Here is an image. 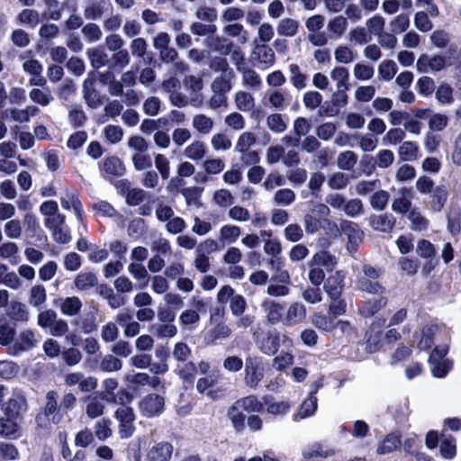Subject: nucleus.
Listing matches in <instances>:
<instances>
[{
    "instance_id": "3c124183",
    "label": "nucleus",
    "mask_w": 461,
    "mask_h": 461,
    "mask_svg": "<svg viewBox=\"0 0 461 461\" xmlns=\"http://www.w3.org/2000/svg\"><path fill=\"white\" fill-rule=\"evenodd\" d=\"M357 287L369 294H383L384 288L376 281L366 277H358L357 280Z\"/></svg>"
},
{
    "instance_id": "338daca9",
    "label": "nucleus",
    "mask_w": 461,
    "mask_h": 461,
    "mask_svg": "<svg viewBox=\"0 0 461 461\" xmlns=\"http://www.w3.org/2000/svg\"><path fill=\"white\" fill-rule=\"evenodd\" d=\"M245 16V12L236 6L227 7L221 14V19L224 23H232L238 22Z\"/></svg>"
},
{
    "instance_id": "0e129e2a",
    "label": "nucleus",
    "mask_w": 461,
    "mask_h": 461,
    "mask_svg": "<svg viewBox=\"0 0 461 461\" xmlns=\"http://www.w3.org/2000/svg\"><path fill=\"white\" fill-rule=\"evenodd\" d=\"M290 79L292 85L297 89H303L306 86V76L303 75L297 64L289 66Z\"/></svg>"
},
{
    "instance_id": "09e8293b",
    "label": "nucleus",
    "mask_w": 461,
    "mask_h": 461,
    "mask_svg": "<svg viewBox=\"0 0 461 461\" xmlns=\"http://www.w3.org/2000/svg\"><path fill=\"white\" fill-rule=\"evenodd\" d=\"M86 54L94 68H103L108 63V55L102 49H90Z\"/></svg>"
},
{
    "instance_id": "37998d69",
    "label": "nucleus",
    "mask_w": 461,
    "mask_h": 461,
    "mask_svg": "<svg viewBox=\"0 0 461 461\" xmlns=\"http://www.w3.org/2000/svg\"><path fill=\"white\" fill-rule=\"evenodd\" d=\"M47 300L46 289L41 285H35L30 289L29 303L35 308L41 307Z\"/></svg>"
},
{
    "instance_id": "ddd939ff",
    "label": "nucleus",
    "mask_w": 461,
    "mask_h": 461,
    "mask_svg": "<svg viewBox=\"0 0 461 461\" xmlns=\"http://www.w3.org/2000/svg\"><path fill=\"white\" fill-rule=\"evenodd\" d=\"M370 227L379 232H390L395 224V220L393 216L387 214H374L368 219Z\"/></svg>"
},
{
    "instance_id": "c9c22d12",
    "label": "nucleus",
    "mask_w": 461,
    "mask_h": 461,
    "mask_svg": "<svg viewBox=\"0 0 461 461\" xmlns=\"http://www.w3.org/2000/svg\"><path fill=\"white\" fill-rule=\"evenodd\" d=\"M8 316L15 321L20 322H26L29 320V312L25 304L20 302H12L8 310Z\"/></svg>"
},
{
    "instance_id": "0eeeda50",
    "label": "nucleus",
    "mask_w": 461,
    "mask_h": 461,
    "mask_svg": "<svg viewBox=\"0 0 461 461\" xmlns=\"http://www.w3.org/2000/svg\"><path fill=\"white\" fill-rule=\"evenodd\" d=\"M306 316L305 305L300 302H293L284 313L283 324L287 327L302 324L306 320Z\"/></svg>"
},
{
    "instance_id": "6e6d98bb",
    "label": "nucleus",
    "mask_w": 461,
    "mask_h": 461,
    "mask_svg": "<svg viewBox=\"0 0 461 461\" xmlns=\"http://www.w3.org/2000/svg\"><path fill=\"white\" fill-rule=\"evenodd\" d=\"M59 317L58 313L52 309H47L41 312L37 317V324L42 329H51L53 324Z\"/></svg>"
},
{
    "instance_id": "f704fd0d",
    "label": "nucleus",
    "mask_w": 461,
    "mask_h": 461,
    "mask_svg": "<svg viewBox=\"0 0 461 461\" xmlns=\"http://www.w3.org/2000/svg\"><path fill=\"white\" fill-rule=\"evenodd\" d=\"M30 99L41 106H48L52 101L53 96L49 87L32 88L29 92Z\"/></svg>"
},
{
    "instance_id": "774afa93",
    "label": "nucleus",
    "mask_w": 461,
    "mask_h": 461,
    "mask_svg": "<svg viewBox=\"0 0 461 461\" xmlns=\"http://www.w3.org/2000/svg\"><path fill=\"white\" fill-rule=\"evenodd\" d=\"M349 40L356 44L364 45L372 40V36L366 28L357 27L349 32Z\"/></svg>"
},
{
    "instance_id": "412c9836",
    "label": "nucleus",
    "mask_w": 461,
    "mask_h": 461,
    "mask_svg": "<svg viewBox=\"0 0 461 461\" xmlns=\"http://www.w3.org/2000/svg\"><path fill=\"white\" fill-rule=\"evenodd\" d=\"M342 230L348 239V249H355V247L363 240L364 232L359 229L357 224L351 221L342 223Z\"/></svg>"
},
{
    "instance_id": "a211bd4d",
    "label": "nucleus",
    "mask_w": 461,
    "mask_h": 461,
    "mask_svg": "<svg viewBox=\"0 0 461 461\" xmlns=\"http://www.w3.org/2000/svg\"><path fill=\"white\" fill-rule=\"evenodd\" d=\"M318 407L317 397L311 393L299 406L297 412L294 414V420H303L312 416Z\"/></svg>"
},
{
    "instance_id": "4468645a",
    "label": "nucleus",
    "mask_w": 461,
    "mask_h": 461,
    "mask_svg": "<svg viewBox=\"0 0 461 461\" xmlns=\"http://www.w3.org/2000/svg\"><path fill=\"white\" fill-rule=\"evenodd\" d=\"M262 308L264 309L267 321L271 324H276L278 322L283 323L284 313H283V306L281 303L271 301L265 300L262 303Z\"/></svg>"
},
{
    "instance_id": "c85d7f7f",
    "label": "nucleus",
    "mask_w": 461,
    "mask_h": 461,
    "mask_svg": "<svg viewBox=\"0 0 461 461\" xmlns=\"http://www.w3.org/2000/svg\"><path fill=\"white\" fill-rule=\"evenodd\" d=\"M185 85L186 89L191 90L195 95L194 97H191L190 104L194 106H199L202 104L203 99L200 95L196 93L199 92L203 88V80L199 77L189 76L186 77Z\"/></svg>"
},
{
    "instance_id": "bb28decb",
    "label": "nucleus",
    "mask_w": 461,
    "mask_h": 461,
    "mask_svg": "<svg viewBox=\"0 0 461 461\" xmlns=\"http://www.w3.org/2000/svg\"><path fill=\"white\" fill-rule=\"evenodd\" d=\"M240 235V227L234 224H224L219 230V240L223 243L232 244L239 240Z\"/></svg>"
},
{
    "instance_id": "a19ab883",
    "label": "nucleus",
    "mask_w": 461,
    "mask_h": 461,
    "mask_svg": "<svg viewBox=\"0 0 461 461\" xmlns=\"http://www.w3.org/2000/svg\"><path fill=\"white\" fill-rule=\"evenodd\" d=\"M15 327L6 320H0V345L9 346L14 342Z\"/></svg>"
},
{
    "instance_id": "f03ea898",
    "label": "nucleus",
    "mask_w": 461,
    "mask_h": 461,
    "mask_svg": "<svg viewBox=\"0 0 461 461\" xmlns=\"http://www.w3.org/2000/svg\"><path fill=\"white\" fill-rule=\"evenodd\" d=\"M173 446L167 442H158L149 446L143 453L134 456V461H170Z\"/></svg>"
},
{
    "instance_id": "9d476101",
    "label": "nucleus",
    "mask_w": 461,
    "mask_h": 461,
    "mask_svg": "<svg viewBox=\"0 0 461 461\" xmlns=\"http://www.w3.org/2000/svg\"><path fill=\"white\" fill-rule=\"evenodd\" d=\"M26 409L27 404L24 396L18 393L7 401L3 411L6 417L18 419Z\"/></svg>"
},
{
    "instance_id": "473e14b6",
    "label": "nucleus",
    "mask_w": 461,
    "mask_h": 461,
    "mask_svg": "<svg viewBox=\"0 0 461 461\" xmlns=\"http://www.w3.org/2000/svg\"><path fill=\"white\" fill-rule=\"evenodd\" d=\"M58 399L59 394L55 391H49L46 394L44 414L54 423H57L59 420V418H56V413L59 410Z\"/></svg>"
},
{
    "instance_id": "423d86ee",
    "label": "nucleus",
    "mask_w": 461,
    "mask_h": 461,
    "mask_svg": "<svg viewBox=\"0 0 461 461\" xmlns=\"http://www.w3.org/2000/svg\"><path fill=\"white\" fill-rule=\"evenodd\" d=\"M115 418L120 422L119 433L122 438H130L134 432L135 414L131 407L122 406L116 410Z\"/></svg>"
},
{
    "instance_id": "de8ad7c7",
    "label": "nucleus",
    "mask_w": 461,
    "mask_h": 461,
    "mask_svg": "<svg viewBox=\"0 0 461 461\" xmlns=\"http://www.w3.org/2000/svg\"><path fill=\"white\" fill-rule=\"evenodd\" d=\"M232 334L230 327L223 322L218 323L208 332V338L211 343L214 344L217 340L227 339Z\"/></svg>"
},
{
    "instance_id": "5fc2aeb1",
    "label": "nucleus",
    "mask_w": 461,
    "mask_h": 461,
    "mask_svg": "<svg viewBox=\"0 0 461 461\" xmlns=\"http://www.w3.org/2000/svg\"><path fill=\"white\" fill-rule=\"evenodd\" d=\"M334 59L338 63L348 64L355 60L356 55L347 45H339L334 50Z\"/></svg>"
},
{
    "instance_id": "a878e982",
    "label": "nucleus",
    "mask_w": 461,
    "mask_h": 461,
    "mask_svg": "<svg viewBox=\"0 0 461 461\" xmlns=\"http://www.w3.org/2000/svg\"><path fill=\"white\" fill-rule=\"evenodd\" d=\"M234 102L236 108L242 112H250L255 108L254 96L246 91L240 90L235 93Z\"/></svg>"
},
{
    "instance_id": "13d9d810",
    "label": "nucleus",
    "mask_w": 461,
    "mask_h": 461,
    "mask_svg": "<svg viewBox=\"0 0 461 461\" xmlns=\"http://www.w3.org/2000/svg\"><path fill=\"white\" fill-rule=\"evenodd\" d=\"M122 367V362L113 354L105 355L100 362V369L104 372H116Z\"/></svg>"
},
{
    "instance_id": "4be33fe9",
    "label": "nucleus",
    "mask_w": 461,
    "mask_h": 461,
    "mask_svg": "<svg viewBox=\"0 0 461 461\" xmlns=\"http://www.w3.org/2000/svg\"><path fill=\"white\" fill-rule=\"evenodd\" d=\"M254 55L258 62L264 66V68L273 66L276 61L274 50L266 44L257 46L254 50Z\"/></svg>"
},
{
    "instance_id": "2eb2a0df",
    "label": "nucleus",
    "mask_w": 461,
    "mask_h": 461,
    "mask_svg": "<svg viewBox=\"0 0 461 461\" xmlns=\"http://www.w3.org/2000/svg\"><path fill=\"white\" fill-rule=\"evenodd\" d=\"M83 303L77 296H70L59 300V307L63 315L73 317L80 313Z\"/></svg>"
},
{
    "instance_id": "393cba45",
    "label": "nucleus",
    "mask_w": 461,
    "mask_h": 461,
    "mask_svg": "<svg viewBox=\"0 0 461 461\" xmlns=\"http://www.w3.org/2000/svg\"><path fill=\"white\" fill-rule=\"evenodd\" d=\"M239 71L242 75V83L244 86L256 90L261 87L262 79L254 69L247 67H239Z\"/></svg>"
},
{
    "instance_id": "5701e85b",
    "label": "nucleus",
    "mask_w": 461,
    "mask_h": 461,
    "mask_svg": "<svg viewBox=\"0 0 461 461\" xmlns=\"http://www.w3.org/2000/svg\"><path fill=\"white\" fill-rule=\"evenodd\" d=\"M61 206L65 210L73 208L79 221H83V209L81 202L74 192L67 191L65 196L60 198Z\"/></svg>"
},
{
    "instance_id": "052dcab7",
    "label": "nucleus",
    "mask_w": 461,
    "mask_h": 461,
    "mask_svg": "<svg viewBox=\"0 0 461 461\" xmlns=\"http://www.w3.org/2000/svg\"><path fill=\"white\" fill-rule=\"evenodd\" d=\"M236 404L242 410L249 412H258L262 410V403L254 396H247L236 402Z\"/></svg>"
},
{
    "instance_id": "ea45409f",
    "label": "nucleus",
    "mask_w": 461,
    "mask_h": 461,
    "mask_svg": "<svg viewBox=\"0 0 461 461\" xmlns=\"http://www.w3.org/2000/svg\"><path fill=\"white\" fill-rule=\"evenodd\" d=\"M222 32L228 36L239 38V42L241 44H244L248 41V32L240 23H226L222 28Z\"/></svg>"
},
{
    "instance_id": "1a4fd4ad",
    "label": "nucleus",
    "mask_w": 461,
    "mask_h": 461,
    "mask_svg": "<svg viewBox=\"0 0 461 461\" xmlns=\"http://www.w3.org/2000/svg\"><path fill=\"white\" fill-rule=\"evenodd\" d=\"M37 344V339L34 332L30 329H24L20 331L18 337L14 339L12 347L13 354L16 355L22 351L29 350Z\"/></svg>"
},
{
    "instance_id": "7ed1b4c3",
    "label": "nucleus",
    "mask_w": 461,
    "mask_h": 461,
    "mask_svg": "<svg viewBox=\"0 0 461 461\" xmlns=\"http://www.w3.org/2000/svg\"><path fill=\"white\" fill-rule=\"evenodd\" d=\"M165 405L164 396L152 393L140 400L138 408L143 417L154 418L159 416L164 411Z\"/></svg>"
},
{
    "instance_id": "79ce46f5",
    "label": "nucleus",
    "mask_w": 461,
    "mask_h": 461,
    "mask_svg": "<svg viewBox=\"0 0 461 461\" xmlns=\"http://www.w3.org/2000/svg\"><path fill=\"white\" fill-rule=\"evenodd\" d=\"M388 299L381 296L374 301L366 302L361 309V313L365 317H371L387 305Z\"/></svg>"
},
{
    "instance_id": "cd10ccee",
    "label": "nucleus",
    "mask_w": 461,
    "mask_h": 461,
    "mask_svg": "<svg viewBox=\"0 0 461 461\" xmlns=\"http://www.w3.org/2000/svg\"><path fill=\"white\" fill-rule=\"evenodd\" d=\"M338 263L336 257L330 254L328 251L321 250L315 253L309 263V266H321L328 270H332Z\"/></svg>"
},
{
    "instance_id": "f257e3e1",
    "label": "nucleus",
    "mask_w": 461,
    "mask_h": 461,
    "mask_svg": "<svg viewBox=\"0 0 461 461\" xmlns=\"http://www.w3.org/2000/svg\"><path fill=\"white\" fill-rule=\"evenodd\" d=\"M265 368L262 359L256 356H248L244 366V383L251 389H256L264 377Z\"/></svg>"
},
{
    "instance_id": "bf43d9fd",
    "label": "nucleus",
    "mask_w": 461,
    "mask_h": 461,
    "mask_svg": "<svg viewBox=\"0 0 461 461\" xmlns=\"http://www.w3.org/2000/svg\"><path fill=\"white\" fill-rule=\"evenodd\" d=\"M448 123V117L446 114L433 113L428 117L429 128L431 131H441Z\"/></svg>"
},
{
    "instance_id": "f8f14e48",
    "label": "nucleus",
    "mask_w": 461,
    "mask_h": 461,
    "mask_svg": "<svg viewBox=\"0 0 461 461\" xmlns=\"http://www.w3.org/2000/svg\"><path fill=\"white\" fill-rule=\"evenodd\" d=\"M344 275L338 271L334 275L328 277L324 289L330 299H339L343 292Z\"/></svg>"
},
{
    "instance_id": "49530a36",
    "label": "nucleus",
    "mask_w": 461,
    "mask_h": 461,
    "mask_svg": "<svg viewBox=\"0 0 461 461\" xmlns=\"http://www.w3.org/2000/svg\"><path fill=\"white\" fill-rule=\"evenodd\" d=\"M330 77L336 82L337 89H348L349 74L346 68L336 67L330 71Z\"/></svg>"
},
{
    "instance_id": "e2e57ef3",
    "label": "nucleus",
    "mask_w": 461,
    "mask_h": 461,
    "mask_svg": "<svg viewBox=\"0 0 461 461\" xmlns=\"http://www.w3.org/2000/svg\"><path fill=\"white\" fill-rule=\"evenodd\" d=\"M397 72V65L393 60H384L380 63L377 73L378 75L386 81L393 78Z\"/></svg>"
},
{
    "instance_id": "8fccbe9b",
    "label": "nucleus",
    "mask_w": 461,
    "mask_h": 461,
    "mask_svg": "<svg viewBox=\"0 0 461 461\" xmlns=\"http://www.w3.org/2000/svg\"><path fill=\"white\" fill-rule=\"evenodd\" d=\"M257 141L256 135L251 131H245L240 135L235 144V151L245 153Z\"/></svg>"
},
{
    "instance_id": "b1692460",
    "label": "nucleus",
    "mask_w": 461,
    "mask_h": 461,
    "mask_svg": "<svg viewBox=\"0 0 461 461\" xmlns=\"http://www.w3.org/2000/svg\"><path fill=\"white\" fill-rule=\"evenodd\" d=\"M192 127L202 135H208L214 127L212 118L203 113L195 114L192 120Z\"/></svg>"
},
{
    "instance_id": "6ab92c4d",
    "label": "nucleus",
    "mask_w": 461,
    "mask_h": 461,
    "mask_svg": "<svg viewBox=\"0 0 461 461\" xmlns=\"http://www.w3.org/2000/svg\"><path fill=\"white\" fill-rule=\"evenodd\" d=\"M394 160V154L389 149H381L375 156V158L366 156L363 158V161H367V164H371L373 167H377L381 169H385L393 164Z\"/></svg>"
},
{
    "instance_id": "864d4df0",
    "label": "nucleus",
    "mask_w": 461,
    "mask_h": 461,
    "mask_svg": "<svg viewBox=\"0 0 461 461\" xmlns=\"http://www.w3.org/2000/svg\"><path fill=\"white\" fill-rule=\"evenodd\" d=\"M357 156L351 150H347L339 154L337 158L338 167L346 171L352 170L357 164Z\"/></svg>"
},
{
    "instance_id": "c03bdc74",
    "label": "nucleus",
    "mask_w": 461,
    "mask_h": 461,
    "mask_svg": "<svg viewBox=\"0 0 461 461\" xmlns=\"http://www.w3.org/2000/svg\"><path fill=\"white\" fill-rule=\"evenodd\" d=\"M411 205V194L405 189L401 191L399 197L395 198L393 202V210L398 213H404L408 212Z\"/></svg>"
},
{
    "instance_id": "58836bf2",
    "label": "nucleus",
    "mask_w": 461,
    "mask_h": 461,
    "mask_svg": "<svg viewBox=\"0 0 461 461\" xmlns=\"http://www.w3.org/2000/svg\"><path fill=\"white\" fill-rule=\"evenodd\" d=\"M299 22L292 18L282 19L277 25V33L281 36L294 37L298 32Z\"/></svg>"
},
{
    "instance_id": "a18cd8bd",
    "label": "nucleus",
    "mask_w": 461,
    "mask_h": 461,
    "mask_svg": "<svg viewBox=\"0 0 461 461\" xmlns=\"http://www.w3.org/2000/svg\"><path fill=\"white\" fill-rule=\"evenodd\" d=\"M206 146L202 140H194L185 149V156L193 160L202 159L205 156Z\"/></svg>"
},
{
    "instance_id": "9b49d317",
    "label": "nucleus",
    "mask_w": 461,
    "mask_h": 461,
    "mask_svg": "<svg viewBox=\"0 0 461 461\" xmlns=\"http://www.w3.org/2000/svg\"><path fill=\"white\" fill-rule=\"evenodd\" d=\"M348 27V22L343 15H337L330 19L327 23L328 37L332 41L341 39Z\"/></svg>"
},
{
    "instance_id": "6e6552de",
    "label": "nucleus",
    "mask_w": 461,
    "mask_h": 461,
    "mask_svg": "<svg viewBox=\"0 0 461 461\" xmlns=\"http://www.w3.org/2000/svg\"><path fill=\"white\" fill-rule=\"evenodd\" d=\"M446 64V59L441 55L422 54L417 60L416 68L420 73L438 72L443 69Z\"/></svg>"
},
{
    "instance_id": "680f3d73",
    "label": "nucleus",
    "mask_w": 461,
    "mask_h": 461,
    "mask_svg": "<svg viewBox=\"0 0 461 461\" xmlns=\"http://www.w3.org/2000/svg\"><path fill=\"white\" fill-rule=\"evenodd\" d=\"M18 20L21 24L34 28L40 23V15L35 10L24 9L19 14Z\"/></svg>"
},
{
    "instance_id": "7c9ffc66",
    "label": "nucleus",
    "mask_w": 461,
    "mask_h": 461,
    "mask_svg": "<svg viewBox=\"0 0 461 461\" xmlns=\"http://www.w3.org/2000/svg\"><path fill=\"white\" fill-rule=\"evenodd\" d=\"M0 258L9 260L16 265L20 261L19 248L13 241H6L0 245Z\"/></svg>"
},
{
    "instance_id": "603ef678",
    "label": "nucleus",
    "mask_w": 461,
    "mask_h": 461,
    "mask_svg": "<svg viewBox=\"0 0 461 461\" xmlns=\"http://www.w3.org/2000/svg\"><path fill=\"white\" fill-rule=\"evenodd\" d=\"M401 445L400 437L394 433L388 434L377 448L381 455L388 454L397 449Z\"/></svg>"
},
{
    "instance_id": "c756f323",
    "label": "nucleus",
    "mask_w": 461,
    "mask_h": 461,
    "mask_svg": "<svg viewBox=\"0 0 461 461\" xmlns=\"http://www.w3.org/2000/svg\"><path fill=\"white\" fill-rule=\"evenodd\" d=\"M11 118L17 122L23 123L30 121L40 113V109L35 105H28L24 109H11L9 111Z\"/></svg>"
},
{
    "instance_id": "4c0bfd02",
    "label": "nucleus",
    "mask_w": 461,
    "mask_h": 461,
    "mask_svg": "<svg viewBox=\"0 0 461 461\" xmlns=\"http://www.w3.org/2000/svg\"><path fill=\"white\" fill-rule=\"evenodd\" d=\"M311 321L315 328L326 332L331 331L335 327V319L330 315L328 317L322 312L313 313Z\"/></svg>"
},
{
    "instance_id": "72a5a7b5",
    "label": "nucleus",
    "mask_w": 461,
    "mask_h": 461,
    "mask_svg": "<svg viewBox=\"0 0 461 461\" xmlns=\"http://www.w3.org/2000/svg\"><path fill=\"white\" fill-rule=\"evenodd\" d=\"M420 149L416 142L404 141L398 149V155L402 161H413L419 158Z\"/></svg>"
},
{
    "instance_id": "4d7b16f0",
    "label": "nucleus",
    "mask_w": 461,
    "mask_h": 461,
    "mask_svg": "<svg viewBox=\"0 0 461 461\" xmlns=\"http://www.w3.org/2000/svg\"><path fill=\"white\" fill-rule=\"evenodd\" d=\"M59 317L58 313L52 309H47L41 312L37 317V324L42 329H51L53 324Z\"/></svg>"
},
{
    "instance_id": "f3484780",
    "label": "nucleus",
    "mask_w": 461,
    "mask_h": 461,
    "mask_svg": "<svg viewBox=\"0 0 461 461\" xmlns=\"http://www.w3.org/2000/svg\"><path fill=\"white\" fill-rule=\"evenodd\" d=\"M215 381L211 377H203L197 381L196 389L202 394H206L212 400H217L222 396L223 391L215 388Z\"/></svg>"
},
{
    "instance_id": "39448f33",
    "label": "nucleus",
    "mask_w": 461,
    "mask_h": 461,
    "mask_svg": "<svg viewBox=\"0 0 461 461\" xmlns=\"http://www.w3.org/2000/svg\"><path fill=\"white\" fill-rule=\"evenodd\" d=\"M256 344L259 350L266 355H275L280 346V336L277 330H270L262 334L254 335Z\"/></svg>"
},
{
    "instance_id": "aec40b11",
    "label": "nucleus",
    "mask_w": 461,
    "mask_h": 461,
    "mask_svg": "<svg viewBox=\"0 0 461 461\" xmlns=\"http://www.w3.org/2000/svg\"><path fill=\"white\" fill-rule=\"evenodd\" d=\"M366 349L374 353L378 351L382 347L383 333L378 327L371 326L366 332Z\"/></svg>"
},
{
    "instance_id": "e433bc0d",
    "label": "nucleus",
    "mask_w": 461,
    "mask_h": 461,
    "mask_svg": "<svg viewBox=\"0 0 461 461\" xmlns=\"http://www.w3.org/2000/svg\"><path fill=\"white\" fill-rule=\"evenodd\" d=\"M263 401L266 405L267 411L273 415H284L288 412L291 408L290 402L286 401L275 402L268 396H265Z\"/></svg>"
},
{
    "instance_id": "69168bd1",
    "label": "nucleus",
    "mask_w": 461,
    "mask_h": 461,
    "mask_svg": "<svg viewBox=\"0 0 461 461\" xmlns=\"http://www.w3.org/2000/svg\"><path fill=\"white\" fill-rule=\"evenodd\" d=\"M4 230L7 238L11 240L20 239L23 233L22 223L17 219H12L4 225Z\"/></svg>"
},
{
    "instance_id": "20e7f679",
    "label": "nucleus",
    "mask_w": 461,
    "mask_h": 461,
    "mask_svg": "<svg viewBox=\"0 0 461 461\" xmlns=\"http://www.w3.org/2000/svg\"><path fill=\"white\" fill-rule=\"evenodd\" d=\"M217 68L221 71V74L215 77L212 84V89L213 92L228 93L231 87V80L234 77L232 69L228 67V63L223 59H219L217 62Z\"/></svg>"
},
{
    "instance_id": "dca6fc26",
    "label": "nucleus",
    "mask_w": 461,
    "mask_h": 461,
    "mask_svg": "<svg viewBox=\"0 0 461 461\" xmlns=\"http://www.w3.org/2000/svg\"><path fill=\"white\" fill-rule=\"evenodd\" d=\"M86 403V413L90 419H96L104 414V404L98 395L89 394L83 398Z\"/></svg>"
},
{
    "instance_id": "2f4dec72",
    "label": "nucleus",
    "mask_w": 461,
    "mask_h": 461,
    "mask_svg": "<svg viewBox=\"0 0 461 461\" xmlns=\"http://www.w3.org/2000/svg\"><path fill=\"white\" fill-rule=\"evenodd\" d=\"M97 283V277L92 272H81L74 279V285L79 291H86L95 287Z\"/></svg>"
}]
</instances>
